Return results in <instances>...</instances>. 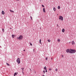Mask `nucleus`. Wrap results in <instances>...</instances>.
<instances>
[{
  "mask_svg": "<svg viewBox=\"0 0 76 76\" xmlns=\"http://www.w3.org/2000/svg\"><path fill=\"white\" fill-rule=\"evenodd\" d=\"M76 53V50H73V49H70V53L72 54H73Z\"/></svg>",
  "mask_w": 76,
  "mask_h": 76,
  "instance_id": "obj_1",
  "label": "nucleus"
},
{
  "mask_svg": "<svg viewBox=\"0 0 76 76\" xmlns=\"http://www.w3.org/2000/svg\"><path fill=\"white\" fill-rule=\"evenodd\" d=\"M17 39H19V40H22L23 39V36L21 35L19 37L17 38Z\"/></svg>",
  "mask_w": 76,
  "mask_h": 76,
  "instance_id": "obj_2",
  "label": "nucleus"
},
{
  "mask_svg": "<svg viewBox=\"0 0 76 76\" xmlns=\"http://www.w3.org/2000/svg\"><path fill=\"white\" fill-rule=\"evenodd\" d=\"M17 62L18 63V64H20V58H18V59L17 60Z\"/></svg>",
  "mask_w": 76,
  "mask_h": 76,
  "instance_id": "obj_3",
  "label": "nucleus"
},
{
  "mask_svg": "<svg viewBox=\"0 0 76 76\" xmlns=\"http://www.w3.org/2000/svg\"><path fill=\"white\" fill-rule=\"evenodd\" d=\"M59 19H60L61 20H63V17L62 16H59Z\"/></svg>",
  "mask_w": 76,
  "mask_h": 76,
  "instance_id": "obj_4",
  "label": "nucleus"
},
{
  "mask_svg": "<svg viewBox=\"0 0 76 76\" xmlns=\"http://www.w3.org/2000/svg\"><path fill=\"white\" fill-rule=\"evenodd\" d=\"M66 53H70V49H67L66 50Z\"/></svg>",
  "mask_w": 76,
  "mask_h": 76,
  "instance_id": "obj_5",
  "label": "nucleus"
},
{
  "mask_svg": "<svg viewBox=\"0 0 76 76\" xmlns=\"http://www.w3.org/2000/svg\"><path fill=\"white\" fill-rule=\"evenodd\" d=\"M72 45H74L75 44V41H73L72 42Z\"/></svg>",
  "mask_w": 76,
  "mask_h": 76,
  "instance_id": "obj_6",
  "label": "nucleus"
},
{
  "mask_svg": "<svg viewBox=\"0 0 76 76\" xmlns=\"http://www.w3.org/2000/svg\"><path fill=\"white\" fill-rule=\"evenodd\" d=\"M17 74H18V72L16 73V72H15L14 75V76H15L16 75H17Z\"/></svg>",
  "mask_w": 76,
  "mask_h": 76,
  "instance_id": "obj_7",
  "label": "nucleus"
},
{
  "mask_svg": "<svg viewBox=\"0 0 76 76\" xmlns=\"http://www.w3.org/2000/svg\"><path fill=\"white\" fill-rule=\"evenodd\" d=\"M43 11L45 13V8H43Z\"/></svg>",
  "mask_w": 76,
  "mask_h": 76,
  "instance_id": "obj_8",
  "label": "nucleus"
},
{
  "mask_svg": "<svg viewBox=\"0 0 76 76\" xmlns=\"http://www.w3.org/2000/svg\"><path fill=\"white\" fill-rule=\"evenodd\" d=\"M2 15H4V11H2Z\"/></svg>",
  "mask_w": 76,
  "mask_h": 76,
  "instance_id": "obj_9",
  "label": "nucleus"
},
{
  "mask_svg": "<svg viewBox=\"0 0 76 76\" xmlns=\"http://www.w3.org/2000/svg\"><path fill=\"white\" fill-rule=\"evenodd\" d=\"M64 29L63 28L62 30V32H64Z\"/></svg>",
  "mask_w": 76,
  "mask_h": 76,
  "instance_id": "obj_10",
  "label": "nucleus"
},
{
  "mask_svg": "<svg viewBox=\"0 0 76 76\" xmlns=\"http://www.w3.org/2000/svg\"><path fill=\"white\" fill-rule=\"evenodd\" d=\"M39 43L40 44H42V43L41 42V39H40L39 40Z\"/></svg>",
  "mask_w": 76,
  "mask_h": 76,
  "instance_id": "obj_11",
  "label": "nucleus"
},
{
  "mask_svg": "<svg viewBox=\"0 0 76 76\" xmlns=\"http://www.w3.org/2000/svg\"><path fill=\"white\" fill-rule=\"evenodd\" d=\"M53 10L54 11H56V8L54 7L53 8Z\"/></svg>",
  "mask_w": 76,
  "mask_h": 76,
  "instance_id": "obj_12",
  "label": "nucleus"
},
{
  "mask_svg": "<svg viewBox=\"0 0 76 76\" xmlns=\"http://www.w3.org/2000/svg\"><path fill=\"white\" fill-rule=\"evenodd\" d=\"M48 42H51V40H50V39H48Z\"/></svg>",
  "mask_w": 76,
  "mask_h": 76,
  "instance_id": "obj_13",
  "label": "nucleus"
},
{
  "mask_svg": "<svg viewBox=\"0 0 76 76\" xmlns=\"http://www.w3.org/2000/svg\"><path fill=\"white\" fill-rule=\"evenodd\" d=\"M58 9H60V6H58Z\"/></svg>",
  "mask_w": 76,
  "mask_h": 76,
  "instance_id": "obj_14",
  "label": "nucleus"
},
{
  "mask_svg": "<svg viewBox=\"0 0 76 76\" xmlns=\"http://www.w3.org/2000/svg\"><path fill=\"white\" fill-rule=\"evenodd\" d=\"M44 69H45V70H47V67H46V66H45L44 68Z\"/></svg>",
  "mask_w": 76,
  "mask_h": 76,
  "instance_id": "obj_15",
  "label": "nucleus"
},
{
  "mask_svg": "<svg viewBox=\"0 0 76 76\" xmlns=\"http://www.w3.org/2000/svg\"><path fill=\"white\" fill-rule=\"evenodd\" d=\"M10 12H13V13H14V11H12L11 10H10Z\"/></svg>",
  "mask_w": 76,
  "mask_h": 76,
  "instance_id": "obj_16",
  "label": "nucleus"
},
{
  "mask_svg": "<svg viewBox=\"0 0 76 76\" xmlns=\"http://www.w3.org/2000/svg\"><path fill=\"white\" fill-rule=\"evenodd\" d=\"M57 41L58 42H60V39H58Z\"/></svg>",
  "mask_w": 76,
  "mask_h": 76,
  "instance_id": "obj_17",
  "label": "nucleus"
},
{
  "mask_svg": "<svg viewBox=\"0 0 76 76\" xmlns=\"http://www.w3.org/2000/svg\"><path fill=\"white\" fill-rule=\"evenodd\" d=\"M6 64L7 66H10V65H9V64L7 63H6Z\"/></svg>",
  "mask_w": 76,
  "mask_h": 76,
  "instance_id": "obj_18",
  "label": "nucleus"
},
{
  "mask_svg": "<svg viewBox=\"0 0 76 76\" xmlns=\"http://www.w3.org/2000/svg\"><path fill=\"white\" fill-rule=\"evenodd\" d=\"M21 69L23 70L22 72H23V70H24V68H23Z\"/></svg>",
  "mask_w": 76,
  "mask_h": 76,
  "instance_id": "obj_19",
  "label": "nucleus"
},
{
  "mask_svg": "<svg viewBox=\"0 0 76 76\" xmlns=\"http://www.w3.org/2000/svg\"><path fill=\"white\" fill-rule=\"evenodd\" d=\"M12 38H14V37H15V35H12Z\"/></svg>",
  "mask_w": 76,
  "mask_h": 76,
  "instance_id": "obj_20",
  "label": "nucleus"
},
{
  "mask_svg": "<svg viewBox=\"0 0 76 76\" xmlns=\"http://www.w3.org/2000/svg\"><path fill=\"white\" fill-rule=\"evenodd\" d=\"M58 70V69H55V71H56V72H57Z\"/></svg>",
  "mask_w": 76,
  "mask_h": 76,
  "instance_id": "obj_21",
  "label": "nucleus"
},
{
  "mask_svg": "<svg viewBox=\"0 0 76 76\" xmlns=\"http://www.w3.org/2000/svg\"><path fill=\"white\" fill-rule=\"evenodd\" d=\"M2 31L3 32H4V29L2 28Z\"/></svg>",
  "mask_w": 76,
  "mask_h": 76,
  "instance_id": "obj_22",
  "label": "nucleus"
},
{
  "mask_svg": "<svg viewBox=\"0 0 76 76\" xmlns=\"http://www.w3.org/2000/svg\"><path fill=\"white\" fill-rule=\"evenodd\" d=\"M30 18H31V20H32V17L31 16V17H30Z\"/></svg>",
  "mask_w": 76,
  "mask_h": 76,
  "instance_id": "obj_23",
  "label": "nucleus"
},
{
  "mask_svg": "<svg viewBox=\"0 0 76 76\" xmlns=\"http://www.w3.org/2000/svg\"><path fill=\"white\" fill-rule=\"evenodd\" d=\"M52 69L51 68H49V70H51Z\"/></svg>",
  "mask_w": 76,
  "mask_h": 76,
  "instance_id": "obj_24",
  "label": "nucleus"
},
{
  "mask_svg": "<svg viewBox=\"0 0 76 76\" xmlns=\"http://www.w3.org/2000/svg\"><path fill=\"white\" fill-rule=\"evenodd\" d=\"M46 60H48V57H46Z\"/></svg>",
  "mask_w": 76,
  "mask_h": 76,
  "instance_id": "obj_25",
  "label": "nucleus"
},
{
  "mask_svg": "<svg viewBox=\"0 0 76 76\" xmlns=\"http://www.w3.org/2000/svg\"><path fill=\"white\" fill-rule=\"evenodd\" d=\"M30 44L31 45H32V44L31 43V42L30 43Z\"/></svg>",
  "mask_w": 76,
  "mask_h": 76,
  "instance_id": "obj_26",
  "label": "nucleus"
},
{
  "mask_svg": "<svg viewBox=\"0 0 76 76\" xmlns=\"http://www.w3.org/2000/svg\"><path fill=\"white\" fill-rule=\"evenodd\" d=\"M42 7H44V5H42Z\"/></svg>",
  "mask_w": 76,
  "mask_h": 76,
  "instance_id": "obj_27",
  "label": "nucleus"
},
{
  "mask_svg": "<svg viewBox=\"0 0 76 76\" xmlns=\"http://www.w3.org/2000/svg\"><path fill=\"white\" fill-rule=\"evenodd\" d=\"M43 72H43L44 74H45V71H43Z\"/></svg>",
  "mask_w": 76,
  "mask_h": 76,
  "instance_id": "obj_28",
  "label": "nucleus"
},
{
  "mask_svg": "<svg viewBox=\"0 0 76 76\" xmlns=\"http://www.w3.org/2000/svg\"><path fill=\"white\" fill-rule=\"evenodd\" d=\"M61 57H64V56H63V55H61Z\"/></svg>",
  "mask_w": 76,
  "mask_h": 76,
  "instance_id": "obj_29",
  "label": "nucleus"
},
{
  "mask_svg": "<svg viewBox=\"0 0 76 76\" xmlns=\"http://www.w3.org/2000/svg\"><path fill=\"white\" fill-rule=\"evenodd\" d=\"M45 70H46L45 72H47V70L46 69Z\"/></svg>",
  "mask_w": 76,
  "mask_h": 76,
  "instance_id": "obj_30",
  "label": "nucleus"
},
{
  "mask_svg": "<svg viewBox=\"0 0 76 76\" xmlns=\"http://www.w3.org/2000/svg\"><path fill=\"white\" fill-rule=\"evenodd\" d=\"M22 73H23V75H24V73H23V72H22Z\"/></svg>",
  "mask_w": 76,
  "mask_h": 76,
  "instance_id": "obj_31",
  "label": "nucleus"
},
{
  "mask_svg": "<svg viewBox=\"0 0 76 76\" xmlns=\"http://www.w3.org/2000/svg\"><path fill=\"white\" fill-rule=\"evenodd\" d=\"M16 1H19V0H16Z\"/></svg>",
  "mask_w": 76,
  "mask_h": 76,
  "instance_id": "obj_32",
  "label": "nucleus"
},
{
  "mask_svg": "<svg viewBox=\"0 0 76 76\" xmlns=\"http://www.w3.org/2000/svg\"><path fill=\"white\" fill-rule=\"evenodd\" d=\"M51 59H52V60H53V58H51Z\"/></svg>",
  "mask_w": 76,
  "mask_h": 76,
  "instance_id": "obj_33",
  "label": "nucleus"
},
{
  "mask_svg": "<svg viewBox=\"0 0 76 76\" xmlns=\"http://www.w3.org/2000/svg\"><path fill=\"white\" fill-rule=\"evenodd\" d=\"M25 51V50H23V51Z\"/></svg>",
  "mask_w": 76,
  "mask_h": 76,
  "instance_id": "obj_34",
  "label": "nucleus"
},
{
  "mask_svg": "<svg viewBox=\"0 0 76 76\" xmlns=\"http://www.w3.org/2000/svg\"><path fill=\"white\" fill-rule=\"evenodd\" d=\"M35 72V73H36V72L35 71H34Z\"/></svg>",
  "mask_w": 76,
  "mask_h": 76,
  "instance_id": "obj_35",
  "label": "nucleus"
},
{
  "mask_svg": "<svg viewBox=\"0 0 76 76\" xmlns=\"http://www.w3.org/2000/svg\"><path fill=\"white\" fill-rule=\"evenodd\" d=\"M10 29H12V28H10Z\"/></svg>",
  "mask_w": 76,
  "mask_h": 76,
  "instance_id": "obj_36",
  "label": "nucleus"
},
{
  "mask_svg": "<svg viewBox=\"0 0 76 76\" xmlns=\"http://www.w3.org/2000/svg\"><path fill=\"white\" fill-rule=\"evenodd\" d=\"M70 42H69V44H70Z\"/></svg>",
  "mask_w": 76,
  "mask_h": 76,
  "instance_id": "obj_37",
  "label": "nucleus"
},
{
  "mask_svg": "<svg viewBox=\"0 0 76 76\" xmlns=\"http://www.w3.org/2000/svg\"><path fill=\"white\" fill-rule=\"evenodd\" d=\"M57 26H58V24L57 25Z\"/></svg>",
  "mask_w": 76,
  "mask_h": 76,
  "instance_id": "obj_38",
  "label": "nucleus"
},
{
  "mask_svg": "<svg viewBox=\"0 0 76 76\" xmlns=\"http://www.w3.org/2000/svg\"><path fill=\"white\" fill-rule=\"evenodd\" d=\"M30 70H31V69H30Z\"/></svg>",
  "mask_w": 76,
  "mask_h": 76,
  "instance_id": "obj_39",
  "label": "nucleus"
},
{
  "mask_svg": "<svg viewBox=\"0 0 76 76\" xmlns=\"http://www.w3.org/2000/svg\"><path fill=\"white\" fill-rule=\"evenodd\" d=\"M40 28V29H41V28Z\"/></svg>",
  "mask_w": 76,
  "mask_h": 76,
  "instance_id": "obj_40",
  "label": "nucleus"
}]
</instances>
